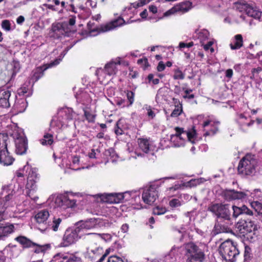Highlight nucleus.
Segmentation results:
<instances>
[{"mask_svg":"<svg viewBox=\"0 0 262 262\" xmlns=\"http://www.w3.org/2000/svg\"><path fill=\"white\" fill-rule=\"evenodd\" d=\"M13 190L11 186L4 187L0 194V222L11 217L16 212V202L13 200Z\"/></svg>","mask_w":262,"mask_h":262,"instance_id":"1","label":"nucleus"},{"mask_svg":"<svg viewBox=\"0 0 262 262\" xmlns=\"http://www.w3.org/2000/svg\"><path fill=\"white\" fill-rule=\"evenodd\" d=\"M235 7L236 10L233 11L234 13L230 14L224 19L225 22L229 24L234 22L238 23L241 21V20H244L245 19V15L241 14L239 17L236 16V15H238L237 11L239 12L245 11L248 16L256 19H259L261 16V12L259 11L256 7H253L249 4L236 3Z\"/></svg>","mask_w":262,"mask_h":262,"instance_id":"2","label":"nucleus"},{"mask_svg":"<svg viewBox=\"0 0 262 262\" xmlns=\"http://www.w3.org/2000/svg\"><path fill=\"white\" fill-rule=\"evenodd\" d=\"M175 133L170 136V142L175 147L184 146L187 141L192 144L195 143L196 132L192 129L189 132L184 130L183 128L175 127Z\"/></svg>","mask_w":262,"mask_h":262,"instance_id":"3","label":"nucleus"},{"mask_svg":"<svg viewBox=\"0 0 262 262\" xmlns=\"http://www.w3.org/2000/svg\"><path fill=\"white\" fill-rule=\"evenodd\" d=\"M75 113L71 108L64 107L59 110L57 116L54 117L51 122L52 127L62 129L74 123L73 118Z\"/></svg>","mask_w":262,"mask_h":262,"instance_id":"4","label":"nucleus"},{"mask_svg":"<svg viewBox=\"0 0 262 262\" xmlns=\"http://www.w3.org/2000/svg\"><path fill=\"white\" fill-rule=\"evenodd\" d=\"M223 195L227 201L235 200H244L253 199L260 200L262 199L261 191L258 189H255L252 192L249 190L238 191L234 189L225 190L223 192Z\"/></svg>","mask_w":262,"mask_h":262,"instance_id":"5","label":"nucleus"},{"mask_svg":"<svg viewBox=\"0 0 262 262\" xmlns=\"http://www.w3.org/2000/svg\"><path fill=\"white\" fill-rule=\"evenodd\" d=\"M257 160L254 155L247 154L239 161L238 171L244 176H252L256 172Z\"/></svg>","mask_w":262,"mask_h":262,"instance_id":"6","label":"nucleus"},{"mask_svg":"<svg viewBox=\"0 0 262 262\" xmlns=\"http://www.w3.org/2000/svg\"><path fill=\"white\" fill-rule=\"evenodd\" d=\"M219 252L226 262H235L239 255V251L234 243L230 240L222 243Z\"/></svg>","mask_w":262,"mask_h":262,"instance_id":"7","label":"nucleus"},{"mask_svg":"<svg viewBox=\"0 0 262 262\" xmlns=\"http://www.w3.org/2000/svg\"><path fill=\"white\" fill-rule=\"evenodd\" d=\"M10 134L14 141L15 153L19 155L25 154L28 149V141L23 130L15 127L12 133Z\"/></svg>","mask_w":262,"mask_h":262,"instance_id":"8","label":"nucleus"},{"mask_svg":"<svg viewBox=\"0 0 262 262\" xmlns=\"http://www.w3.org/2000/svg\"><path fill=\"white\" fill-rule=\"evenodd\" d=\"M9 142L7 134H0V163L4 166L11 165L14 162V158L8 150L7 146Z\"/></svg>","mask_w":262,"mask_h":262,"instance_id":"9","label":"nucleus"},{"mask_svg":"<svg viewBox=\"0 0 262 262\" xmlns=\"http://www.w3.org/2000/svg\"><path fill=\"white\" fill-rule=\"evenodd\" d=\"M185 254L187 256L186 262H202L204 260L205 254L193 243H188L183 245Z\"/></svg>","mask_w":262,"mask_h":262,"instance_id":"10","label":"nucleus"},{"mask_svg":"<svg viewBox=\"0 0 262 262\" xmlns=\"http://www.w3.org/2000/svg\"><path fill=\"white\" fill-rule=\"evenodd\" d=\"M75 195L72 192H67L56 196L54 203L57 207L61 209L72 208L76 206V200L75 199Z\"/></svg>","mask_w":262,"mask_h":262,"instance_id":"11","label":"nucleus"},{"mask_svg":"<svg viewBox=\"0 0 262 262\" xmlns=\"http://www.w3.org/2000/svg\"><path fill=\"white\" fill-rule=\"evenodd\" d=\"M82 236L81 229L79 227L69 228L67 229L63 235L62 241L60 247H66L75 243Z\"/></svg>","mask_w":262,"mask_h":262,"instance_id":"12","label":"nucleus"},{"mask_svg":"<svg viewBox=\"0 0 262 262\" xmlns=\"http://www.w3.org/2000/svg\"><path fill=\"white\" fill-rule=\"evenodd\" d=\"M93 241H88L86 238V251L84 253V257L91 260L96 259L103 252L102 248L93 243Z\"/></svg>","mask_w":262,"mask_h":262,"instance_id":"13","label":"nucleus"},{"mask_svg":"<svg viewBox=\"0 0 262 262\" xmlns=\"http://www.w3.org/2000/svg\"><path fill=\"white\" fill-rule=\"evenodd\" d=\"M158 186L152 184L145 187L142 192V200L143 202L148 205L152 204L158 197Z\"/></svg>","mask_w":262,"mask_h":262,"instance_id":"14","label":"nucleus"},{"mask_svg":"<svg viewBox=\"0 0 262 262\" xmlns=\"http://www.w3.org/2000/svg\"><path fill=\"white\" fill-rule=\"evenodd\" d=\"M209 210L214 214L217 218L230 220V211L228 204H214L209 207Z\"/></svg>","mask_w":262,"mask_h":262,"instance_id":"15","label":"nucleus"},{"mask_svg":"<svg viewBox=\"0 0 262 262\" xmlns=\"http://www.w3.org/2000/svg\"><path fill=\"white\" fill-rule=\"evenodd\" d=\"M49 216V212L46 209L39 210L35 214L34 219L38 224L37 228L42 233H45L48 230V226L47 221Z\"/></svg>","mask_w":262,"mask_h":262,"instance_id":"16","label":"nucleus"},{"mask_svg":"<svg viewBox=\"0 0 262 262\" xmlns=\"http://www.w3.org/2000/svg\"><path fill=\"white\" fill-rule=\"evenodd\" d=\"M138 142L139 147L134 152L137 157H143L144 154L154 155L155 147L149 140L139 139Z\"/></svg>","mask_w":262,"mask_h":262,"instance_id":"17","label":"nucleus"},{"mask_svg":"<svg viewBox=\"0 0 262 262\" xmlns=\"http://www.w3.org/2000/svg\"><path fill=\"white\" fill-rule=\"evenodd\" d=\"M34 177L36 178L37 174L36 172H34V171H32V174H29L27 183L26 186V195L30 197L33 201L36 202L38 199V197L35 195L37 190V187Z\"/></svg>","mask_w":262,"mask_h":262,"instance_id":"18","label":"nucleus"},{"mask_svg":"<svg viewBox=\"0 0 262 262\" xmlns=\"http://www.w3.org/2000/svg\"><path fill=\"white\" fill-rule=\"evenodd\" d=\"M69 49L63 51L59 55V56L55 59L53 61L49 63L46 64L43 66L42 67H39L37 69L36 71L34 73L32 78L35 80V81H37L40 77L43 75V71L47 69L52 68L58 65L61 61L63 57L67 53Z\"/></svg>","mask_w":262,"mask_h":262,"instance_id":"19","label":"nucleus"},{"mask_svg":"<svg viewBox=\"0 0 262 262\" xmlns=\"http://www.w3.org/2000/svg\"><path fill=\"white\" fill-rule=\"evenodd\" d=\"M140 192L139 190H133L120 193L119 196L120 203L128 202L132 205L138 204L140 202Z\"/></svg>","mask_w":262,"mask_h":262,"instance_id":"20","label":"nucleus"},{"mask_svg":"<svg viewBox=\"0 0 262 262\" xmlns=\"http://www.w3.org/2000/svg\"><path fill=\"white\" fill-rule=\"evenodd\" d=\"M121 14L120 16H117L116 18L113 19L108 23L101 27V30L102 32H107L115 29L118 27H120L124 25L129 24L135 22V20H126L125 21Z\"/></svg>","mask_w":262,"mask_h":262,"instance_id":"21","label":"nucleus"},{"mask_svg":"<svg viewBox=\"0 0 262 262\" xmlns=\"http://www.w3.org/2000/svg\"><path fill=\"white\" fill-rule=\"evenodd\" d=\"M219 124V121L216 120L213 117H211L207 118L203 123V127L205 132L204 135H214L218 130Z\"/></svg>","mask_w":262,"mask_h":262,"instance_id":"22","label":"nucleus"},{"mask_svg":"<svg viewBox=\"0 0 262 262\" xmlns=\"http://www.w3.org/2000/svg\"><path fill=\"white\" fill-rule=\"evenodd\" d=\"M236 121L243 131H246L254 122L250 118V115L247 112L237 113Z\"/></svg>","mask_w":262,"mask_h":262,"instance_id":"23","label":"nucleus"},{"mask_svg":"<svg viewBox=\"0 0 262 262\" xmlns=\"http://www.w3.org/2000/svg\"><path fill=\"white\" fill-rule=\"evenodd\" d=\"M237 228L241 233L243 234H255L257 229V226L254 222L247 220L238 223Z\"/></svg>","mask_w":262,"mask_h":262,"instance_id":"24","label":"nucleus"},{"mask_svg":"<svg viewBox=\"0 0 262 262\" xmlns=\"http://www.w3.org/2000/svg\"><path fill=\"white\" fill-rule=\"evenodd\" d=\"M121 63V59L120 57L113 59L105 65V73L110 76L115 75L118 70V67Z\"/></svg>","mask_w":262,"mask_h":262,"instance_id":"25","label":"nucleus"},{"mask_svg":"<svg viewBox=\"0 0 262 262\" xmlns=\"http://www.w3.org/2000/svg\"><path fill=\"white\" fill-rule=\"evenodd\" d=\"M52 31L57 37H60L62 35H67L69 32L68 23L63 22L53 24L52 26Z\"/></svg>","mask_w":262,"mask_h":262,"instance_id":"26","label":"nucleus"},{"mask_svg":"<svg viewBox=\"0 0 262 262\" xmlns=\"http://www.w3.org/2000/svg\"><path fill=\"white\" fill-rule=\"evenodd\" d=\"M101 223V220L99 219H90L82 222L79 227L81 229V233L83 229H91L99 227Z\"/></svg>","mask_w":262,"mask_h":262,"instance_id":"27","label":"nucleus"},{"mask_svg":"<svg viewBox=\"0 0 262 262\" xmlns=\"http://www.w3.org/2000/svg\"><path fill=\"white\" fill-rule=\"evenodd\" d=\"M11 96V91L8 89H2L0 91V106L3 107L10 106L9 99Z\"/></svg>","mask_w":262,"mask_h":262,"instance_id":"28","label":"nucleus"},{"mask_svg":"<svg viewBox=\"0 0 262 262\" xmlns=\"http://www.w3.org/2000/svg\"><path fill=\"white\" fill-rule=\"evenodd\" d=\"M120 193H105L101 195V200L110 204H117L120 203L119 194Z\"/></svg>","mask_w":262,"mask_h":262,"instance_id":"29","label":"nucleus"},{"mask_svg":"<svg viewBox=\"0 0 262 262\" xmlns=\"http://www.w3.org/2000/svg\"><path fill=\"white\" fill-rule=\"evenodd\" d=\"M88 241L94 240L96 238H101L105 242H110L112 239V235L109 233H88Z\"/></svg>","mask_w":262,"mask_h":262,"instance_id":"30","label":"nucleus"},{"mask_svg":"<svg viewBox=\"0 0 262 262\" xmlns=\"http://www.w3.org/2000/svg\"><path fill=\"white\" fill-rule=\"evenodd\" d=\"M198 39L201 43H206V41L211 39L210 37V34L208 30L202 29L195 32Z\"/></svg>","mask_w":262,"mask_h":262,"instance_id":"31","label":"nucleus"},{"mask_svg":"<svg viewBox=\"0 0 262 262\" xmlns=\"http://www.w3.org/2000/svg\"><path fill=\"white\" fill-rule=\"evenodd\" d=\"M14 226L13 224H7L5 226H0V238L5 237L13 233Z\"/></svg>","mask_w":262,"mask_h":262,"instance_id":"32","label":"nucleus"},{"mask_svg":"<svg viewBox=\"0 0 262 262\" xmlns=\"http://www.w3.org/2000/svg\"><path fill=\"white\" fill-rule=\"evenodd\" d=\"M27 106V102L25 98L17 99L15 102L14 107L18 113L24 112Z\"/></svg>","mask_w":262,"mask_h":262,"instance_id":"33","label":"nucleus"},{"mask_svg":"<svg viewBox=\"0 0 262 262\" xmlns=\"http://www.w3.org/2000/svg\"><path fill=\"white\" fill-rule=\"evenodd\" d=\"M133 3H131L129 6L126 7L124 8L121 12V15L124 17H128L129 19L128 20H132V18L137 14V8H136V13H133ZM135 21H136L135 20Z\"/></svg>","mask_w":262,"mask_h":262,"instance_id":"34","label":"nucleus"},{"mask_svg":"<svg viewBox=\"0 0 262 262\" xmlns=\"http://www.w3.org/2000/svg\"><path fill=\"white\" fill-rule=\"evenodd\" d=\"M243 45V37L241 34H237L234 36L233 43L230 44L232 50H236L241 48Z\"/></svg>","mask_w":262,"mask_h":262,"instance_id":"35","label":"nucleus"},{"mask_svg":"<svg viewBox=\"0 0 262 262\" xmlns=\"http://www.w3.org/2000/svg\"><path fill=\"white\" fill-rule=\"evenodd\" d=\"M61 222L62 219L60 217L54 216L51 223L50 225H48V229L47 231H49L50 229L55 232L57 231Z\"/></svg>","mask_w":262,"mask_h":262,"instance_id":"36","label":"nucleus"},{"mask_svg":"<svg viewBox=\"0 0 262 262\" xmlns=\"http://www.w3.org/2000/svg\"><path fill=\"white\" fill-rule=\"evenodd\" d=\"M15 239L21 245H22L24 247L27 248L35 245V244L33 242H32L29 239L27 238L25 236H20L17 237L15 238Z\"/></svg>","mask_w":262,"mask_h":262,"instance_id":"37","label":"nucleus"},{"mask_svg":"<svg viewBox=\"0 0 262 262\" xmlns=\"http://www.w3.org/2000/svg\"><path fill=\"white\" fill-rule=\"evenodd\" d=\"M17 94L19 96L29 97L32 95V92L28 85H24L17 90Z\"/></svg>","mask_w":262,"mask_h":262,"instance_id":"38","label":"nucleus"},{"mask_svg":"<svg viewBox=\"0 0 262 262\" xmlns=\"http://www.w3.org/2000/svg\"><path fill=\"white\" fill-rule=\"evenodd\" d=\"M191 3L188 1L182 3L176 6V9L178 11L182 12H187L191 8Z\"/></svg>","mask_w":262,"mask_h":262,"instance_id":"39","label":"nucleus"},{"mask_svg":"<svg viewBox=\"0 0 262 262\" xmlns=\"http://www.w3.org/2000/svg\"><path fill=\"white\" fill-rule=\"evenodd\" d=\"M204 181L205 180L203 178L191 179L188 182H185L184 185L185 187L191 188L192 187L196 186L198 185L203 183Z\"/></svg>","mask_w":262,"mask_h":262,"instance_id":"40","label":"nucleus"},{"mask_svg":"<svg viewBox=\"0 0 262 262\" xmlns=\"http://www.w3.org/2000/svg\"><path fill=\"white\" fill-rule=\"evenodd\" d=\"M173 78L174 80H183L185 78V75L178 67L173 70Z\"/></svg>","mask_w":262,"mask_h":262,"instance_id":"41","label":"nucleus"},{"mask_svg":"<svg viewBox=\"0 0 262 262\" xmlns=\"http://www.w3.org/2000/svg\"><path fill=\"white\" fill-rule=\"evenodd\" d=\"M93 23L89 22L88 23V30L86 31V36H94L97 34V31L95 27H93Z\"/></svg>","mask_w":262,"mask_h":262,"instance_id":"42","label":"nucleus"},{"mask_svg":"<svg viewBox=\"0 0 262 262\" xmlns=\"http://www.w3.org/2000/svg\"><path fill=\"white\" fill-rule=\"evenodd\" d=\"M53 142V136L50 134H45L43 138L40 140L41 144L43 145H50L52 144Z\"/></svg>","mask_w":262,"mask_h":262,"instance_id":"43","label":"nucleus"},{"mask_svg":"<svg viewBox=\"0 0 262 262\" xmlns=\"http://www.w3.org/2000/svg\"><path fill=\"white\" fill-rule=\"evenodd\" d=\"M213 43L214 40L213 39H211L206 41V43H202V46L203 47L204 49L206 51H208L210 52V53H212L214 52V49L212 47Z\"/></svg>","mask_w":262,"mask_h":262,"instance_id":"44","label":"nucleus"},{"mask_svg":"<svg viewBox=\"0 0 262 262\" xmlns=\"http://www.w3.org/2000/svg\"><path fill=\"white\" fill-rule=\"evenodd\" d=\"M123 122L124 120L122 119H119L117 122L115 127V133L117 135H121L123 134V130L122 128Z\"/></svg>","mask_w":262,"mask_h":262,"instance_id":"45","label":"nucleus"},{"mask_svg":"<svg viewBox=\"0 0 262 262\" xmlns=\"http://www.w3.org/2000/svg\"><path fill=\"white\" fill-rule=\"evenodd\" d=\"M184 204V202L180 199H172L169 202V205L171 208H177Z\"/></svg>","mask_w":262,"mask_h":262,"instance_id":"46","label":"nucleus"},{"mask_svg":"<svg viewBox=\"0 0 262 262\" xmlns=\"http://www.w3.org/2000/svg\"><path fill=\"white\" fill-rule=\"evenodd\" d=\"M251 206L259 214L262 211V203L257 201L251 202Z\"/></svg>","mask_w":262,"mask_h":262,"instance_id":"47","label":"nucleus"},{"mask_svg":"<svg viewBox=\"0 0 262 262\" xmlns=\"http://www.w3.org/2000/svg\"><path fill=\"white\" fill-rule=\"evenodd\" d=\"M50 248L49 245H37L34 249V252L36 253H43Z\"/></svg>","mask_w":262,"mask_h":262,"instance_id":"48","label":"nucleus"},{"mask_svg":"<svg viewBox=\"0 0 262 262\" xmlns=\"http://www.w3.org/2000/svg\"><path fill=\"white\" fill-rule=\"evenodd\" d=\"M252 257L251 249L247 246H245L244 259L245 260L249 261Z\"/></svg>","mask_w":262,"mask_h":262,"instance_id":"49","label":"nucleus"},{"mask_svg":"<svg viewBox=\"0 0 262 262\" xmlns=\"http://www.w3.org/2000/svg\"><path fill=\"white\" fill-rule=\"evenodd\" d=\"M185 182L182 181L180 183L179 182H176L174 185L172 187H169L168 189L169 191H176L178 189H183L185 187Z\"/></svg>","mask_w":262,"mask_h":262,"instance_id":"50","label":"nucleus"},{"mask_svg":"<svg viewBox=\"0 0 262 262\" xmlns=\"http://www.w3.org/2000/svg\"><path fill=\"white\" fill-rule=\"evenodd\" d=\"M233 216L235 218L237 217L239 215L243 214V206L238 207L233 205L232 206Z\"/></svg>","mask_w":262,"mask_h":262,"instance_id":"51","label":"nucleus"},{"mask_svg":"<svg viewBox=\"0 0 262 262\" xmlns=\"http://www.w3.org/2000/svg\"><path fill=\"white\" fill-rule=\"evenodd\" d=\"M126 97L128 100V101H126L127 105L130 106L134 101L135 94L132 91H128L126 94Z\"/></svg>","mask_w":262,"mask_h":262,"instance_id":"52","label":"nucleus"},{"mask_svg":"<svg viewBox=\"0 0 262 262\" xmlns=\"http://www.w3.org/2000/svg\"><path fill=\"white\" fill-rule=\"evenodd\" d=\"M68 257L62 253H58L54 257L53 260L54 262H63L64 259H67Z\"/></svg>","mask_w":262,"mask_h":262,"instance_id":"53","label":"nucleus"},{"mask_svg":"<svg viewBox=\"0 0 262 262\" xmlns=\"http://www.w3.org/2000/svg\"><path fill=\"white\" fill-rule=\"evenodd\" d=\"M84 116H85L86 119L89 122H92L94 121L95 116L94 114H93L89 110H84Z\"/></svg>","mask_w":262,"mask_h":262,"instance_id":"54","label":"nucleus"},{"mask_svg":"<svg viewBox=\"0 0 262 262\" xmlns=\"http://www.w3.org/2000/svg\"><path fill=\"white\" fill-rule=\"evenodd\" d=\"M165 93V88H161L157 92L156 95V100L157 101L162 100L164 99Z\"/></svg>","mask_w":262,"mask_h":262,"instance_id":"55","label":"nucleus"},{"mask_svg":"<svg viewBox=\"0 0 262 262\" xmlns=\"http://www.w3.org/2000/svg\"><path fill=\"white\" fill-rule=\"evenodd\" d=\"M115 102L116 104L120 107H129V106L127 105V101L125 99H122L121 98L115 100Z\"/></svg>","mask_w":262,"mask_h":262,"instance_id":"56","label":"nucleus"},{"mask_svg":"<svg viewBox=\"0 0 262 262\" xmlns=\"http://www.w3.org/2000/svg\"><path fill=\"white\" fill-rule=\"evenodd\" d=\"M166 209L165 207H157L153 210V213L156 215H161L165 213Z\"/></svg>","mask_w":262,"mask_h":262,"instance_id":"57","label":"nucleus"},{"mask_svg":"<svg viewBox=\"0 0 262 262\" xmlns=\"http://www.w3.org/2000/svg\"><path fill=\"white\" fill-rule=\"evenodd\" d=\"M72 162H73V165H70V166H69L70 168L74 169L75 170H79L81 169H83L84 168V167L80 168V167H75V166H74L75 165H76L77 164H78L79 162V159L78 157H74L73 159Z\"/></svg>","mask_w":262,"mask_h":262,"instance_id":"58","label":"nucleus"},{"mask_svg":"<svg viewBox=\"0 0 262 262\" xmlns=\"http://www.w3.org/2000/svg\"><path fill=\"white\" fill-rule=\"evenodd\" d=\"M2 28L6 31H9L11 30V24L8 20H4L2 22Z\"/></svg>","mask_w":262,"mask_h":262,"instance_id":"59","label":"nucleus"},{"mask_svg":"<svg viewBox=\"0 0 262 262\" xmlns=\"http://www.w3.org/2000/svg\"><path fill=\"white\" fill-rule=\"evenodd\" d=\"M66 262H82V260L80 257L72 255L67 258Z\"/></svg>","mask_w":262,"mask_h":262,"instance_id":"60","label":"nucleus"},{"mask_svg":"<svg viewBox=\"0 0 262 262\" xmlns=\"http://www.w3.org/2000/svg\"><path fill=\"white\" fill-rule=\"evenodd\" d=\"M193 46V42L191 41L189 43H185L184 42H180L179 43V47L180 49L184 48H190Z\"/></svg>","mask_w":262,"mask_h":262,"instance_id":"61","label":"nucleus"},{"mask_svg":"<svg viewBox=\"0 0 262 262\" xmlns=\"http://www.w3.org/2000/svg\"><path fill=\"white\" fill-rule=\"evenodd\" d=\"M107 262H124L121 258L116 256H112L108 258Z\"/></svg>","mask_w":262,"mask_h":262,"instance_id":"62","label":"nucleus"},{"mask_svg":"<svg viewBox=\"0 0 262 262\" xmlns=\"http://www.w3.org/2000/svg\"><path fill=\"white\" fill-rule=\"evenodd\" d=\"M192 91L191 89H187L185 90V93L186 94L185 95L183 96L184 98H188L189 99H192L194 97L193 94H189Z\"/></svg>","mask_w":262,"mask_h":262,"instance_id":"63","label":"nucleus"},{"mask_svg":"<svg viewBox=\"0 0 262 262\" xmlns=\"http://www.w3.org/2000/svg\"><path fill=\"white\" fill-rule=\"evenodd\" d=\"M182 112V110L179 107L175 108L171 114L172 117H177L179 116Z\"/></svg>","mask_w":262,"mask_h":262,"instance_id":"64","label":"nucleus"}]
</instances>
